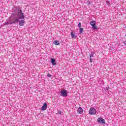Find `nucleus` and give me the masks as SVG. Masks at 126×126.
Instances as JSON below:
<instances>
[{"mask_svg": "<svg viewBox=\"0 0 126 126\" xmlns=\"http://www.w3.org/2000/svg\"><path fill=\"white\" fill-rule=\"evenodd\" d=\"M106 2V4H107L108 6H110V5H111V3H110L109 1L107 0Z\"/></svg>", "mask_w": 126, "mask_h": 126, "instance_id": "obj_15", "label": "nucleus"}, {"mask_svg": "<svg viewBox=\"0 0 126 126\" xmlns=\"http://www.w3.org/2000/svg\"><path fill=\"white\" fill-rule=\"evenodd\" d=\"M77 113L80 114H82L83 113V109L81 107H79L77 110Z\"/></svg>", "mask_w": 126, "mask_h": 126, "instance_id": "obj_9", "label": "nucleus"}, {"mask_svg": "<svg viewBox=\"0 0 126 126\" xmlns=\"http://www.w3.org/2000/svg\"><path fill=\"white\" fill-rule=\"evenodd\" d=\"M71 36L72 38H76V35L73 33V32H71Z\"/></svg>", "mask_w": 126, "mask_h": 126, "instance_id": "obj_11", "label": "nucleus"}, {"mask_svg": "<svg viewBox=\"0 0 126 126\" xmlns=\"http://www.w3.org/2000/svg\"><path fill=\"white\" fill-rule=\"evenodd\" d=\"M97 122L100 124H106V122H105V120L103 119L102 118H98L97 119Z\"/></svg>", "mask_w": 126, "mask_h": 126, "instance_id": "obj_5", "label": "nucleus"}, {"mask_svg": "<svg viewBox=\"0 0 126 126\" xmlns=\"http://www.w3.org/2000/svg\"><path fill=\"white\" fill-rule=\"evenodd\" d=\"M51 76H52V75L50 74L49 73H48V74H47V77H51Z\"/></svg>", "mask_w": 126, "mask_h": 126, "instance_id": "obj_17", "label": "nucleus"}, {"mask_svg": "<svg viewBox=\"0 0 126 126\" xmlns=\"http://www.w3.org/2000/svg\"><path fill=\"white\" fill-rule=\"evenodd\" d=\"M94 56V52H91L90 55V63H93V57Z\"/></svg>", "mask_w": 126, "mask_h": 126, "instance_id": "obj_8", "label": "nucleus"}, {"mask_svg": "<svg viewBox=\"0 0 126 126\" xmlns=\"http://www.w3.org/2000/svg\"><path fill=\"white\" fill-rule=\"evenodd\" d=\"M83 32V28H80L79 34H81Z\"/></svg>", "mask_w": 126, "mask_h": 126, "instance_id": "obj_13", "label": "nucleus"}, {"mask_svg": "<svg viewBox=\"0 0 126 126\" xmlns=\"http://www.w3.org/2000/svg\"><path fill=\"white\" fill-rule=\"evenodd\" d=\"M54 44L55 45H56L57 46H59V45H60V42L58 40H56L55 41H54Z\"/></svg>", "mask_w": 126, "mask_h": 126, "instance_id": "obj_12", "label": "nucleus"}, {"mask_svg": "<svg viewBox=\"0 0 126 126\" xmlns=\"http://www.w3.org/2000/svg\"><path fill=\"white\" fill-rule=\"evenodd\" d=\"M13 10L14 11L13 13H12L9 18L6 20L5 22L3 24L4 25L18 23L20 19H24V18H25L23 11L19 8V7L17 6L14 7Z\"/></svg>", "mask_w": 126, "mask_h": 126, "instance_id": "obj_1", "label": "nucleus"}, {"mask_svg": "<svg viewBox=\"0 0 126 126\" xmlns=\"http://www.w3.org/2000/svg\"><path fill=\"white\" fill-rule=\"evenodd\" d=\"M58 114H59V115H63V113L62 111H61L60 110H59L58 111Z\"/></svg>", "mask_w": 126, "mask_h": 126, "instance_id": "obj_14", "label": "nucleus"}, {"mask_svg": "<svg viewBox=\"0 0 126 126\" xmlns=\"http://www.w3.org/2000/svg\"><path fill=\"white\" fill-rule=\"evenodd\" d=\"M78 27L79 28H81V23L78 24Z\"/></svg>", "mask_w": 126, "mask_h": 126, "instance_id": "obj_16", "label": "nucleus"}, {"mask_svg": "<svg viewBox=\"0 0 126 126\" xmlns=\"http://www.w3.org/2000/svg\"><path fill=\"white\" fill-rule=\"evenodd\" d=\"M51 62L53 65H56L57 64V63H56V60L55 59H51Z\"/></svg>", "mask_w": 126, "mask_h": 126, "instance_id": "obj_10", "label": "nucleus"}, {"mask_svg": "<svg viewBox=\"0 0 126 126\" xmlns=\"http://www.w3.org/2000/svg\"><path fill=\"white\" fill-rule=\"evenodd\" d=\"M90 24L91 25V26H92L94 30H96V29H97V27H96V21H92L90 22Z\"/></svg>", "mask_w": 126, "mask_h": 126, "instance_id": "obj_4", "label": "nucleus"}, {"mask_svg": "<svg viewBox=\"0 0 126 126\" xmlns=\"http://www.w3.org/2000/svg\"><path fill=\"white\" fill-rule=\"evenodd\" d=\"M25 23V21H24V20H21L19 21V26H24Z\"/></svg>", "mask_w": 126, "mask_h": 126, "instance_id": "obj_7", "label": "nucleus"}, {"mask_svg": "<svg viewBox=\"0 0 126 126\" xmlns=\"http://www.w3.org/2000/svg\"><path fill=\"white\" fill-rule=\"evenodd\" d=\"M60 94L63 97H66L67 94H68V92L66 90L63 89L61 90Z\"/></svg>", "mask_w": 126, "mask_h": 126, "instance_id": "obj_3", "label": "nucleus"}, {"mask_svg": "<svg viewBox=\"0 0 126 126\" xmlns=\"http://www.w3.org/2000/svg\"><path fill=\"white\" fill-rule=\"evenodd\" d=\"M97 113V111L96 110V109H95L94 107H91L89 111V115H96Z\"/></svg>", "mask_w": 126, "mask_h": 126, "instance_id": "obj_2", "label": "nucleus"}, {"mask_svg": "<svg viewBox=\"0 0 126 126\" xmlns=\"http://www.w3.org/2000/svg\"><path fill=\"white\" fill-rule=\"evenodd\" d=\"M47 107H48V104L47 103H44L43 105L41 107V111H46L47 110Z\"/></svg>", "mask_w": 126, "mask_h": 126, "instance_id": "obj_6", "label": "nucleus"}]
</instances>
